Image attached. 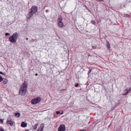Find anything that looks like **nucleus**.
<instances>
[{
	"label": "nucleus",
	"instance_id": "f257e3e1",
	"mask_svg": "<svg viewBox=\"0 0 131 131\" xmlns=\"http://www.w3.org/2000/svg\"><path fill=\"white\" fill-rule=\"evenodd\" d=\"M27 87V83L25 81L21 85L19 90V93L21 95H24L26 92V89Z\"/></svg>",
	"mask_w": 131,
	"mask_h": 131
},
{
	"label": "nucleus",
	"instance_id": "f03ea898",
	"mask_svg": "<svg viewBox=\"0 0 131 131\" xmlns=\"http://www.w3.org/2000/svg\"><path fill=\"white\" fill-rule=\"evenodd\" d=\"M41 98L40 97H38L35 99H32L31 101L32 104H35L39 102L41 100Z\"/></svg>",
	"mask_w": 131,
	"mask_h": 131
},
{
	"label": "nucleus",
	"instance_id": "7ed1b4c3",
	"mask_svg": "<svg viewBox=\"0 0 131 131\" xmlns=\"http://www.w3.org/2000/svg\"><path fill=\"white\" fill-rule=\"evenodd\" d=\"M38 7L37 6H33L30 9V11L34 14L37 11Z\"/></svg>",
	"mask_w": 131,
	"mask_h": 131
},
{
	"label": "nucleus",
	"instance_id": "20e7f679",
	"mask_svg": "<svg viewBox=\"0 0 131 131\" xmlns=\"http://www.w3.org/2000/svg\"><path fill=\"white\" fill-rule=\"evenodd\" d=\"M66 129V127L64 125L62 124L60 125L58 128V131H64Z\"/></svg>",
	"mask_w": 131,
	"mask_h": 131
},
{
	"label": "nucleus",
	"instance_id": "39448f33",
	"mask_svg": "<svg viewBox=\"0 0 131 131\" xmlns=\"http://www.w3.org/2000/svg\"><path fill=\"white\" fill-rule=\"evenodd\" d=\"M9 41L11 42L14 43L15 42H16L17 40H16V39L13 37L12 36L10 37L9 39Z\"/></svg>",
	"mask_w": 131,
	"mask_h": 131
},
{
	"label": "nucleus",
	"instance_id": "423d86ee",
	"mask_svg": "<svg viewBox=\"0 0 131 131\" xmlns=\"http://www.w3.org/2000/svg\"><path fill=\"white\" fill-rule=\"evenodd\" d=\"M18 33L16 32L14 33L12 35L13 37L15 39H16V40L17 39L18 36Z\"/></svg>",
	"mask_w": 131,
	"mask_h": 131
},
{
	"label": "nucleus",
	"instance_id": "0eeeda50",
	"mask_svg": "<svg viewBox=\"0 0 131 131\" xmlns=\"http://www.w3.org/2000/svg\"><path fill=\"white\" fill-rule=\"evenodd\" d=\"M34 14V13H32L30 11L28 13V14L27 15V18H30Z\"/></svg>",
	"mask_w": 131,
	"mask_h": 131
},
{
	"label": "nucleus",
	"instance_id": "6e6552de",
	"mask_svg": "<svg viewBox=\"0 0 131 131\" xmlns=\"http://www.w3.org/2000/svg\"><path fill=\"white\" fill-rule=\"evenodd\" d=\"M6 123L7 124H9L11 126H12L13 125V121H7Z\"/></svg>",
	"mask_w": 131,
	"mask_h": 131
},
{
	"label": "nucleus",
	"instance_id": "1a4fd4ad",
	"mask_svg": "<svg viewBox=\"0 0 131 131\" xmlns=\"http://www.w3.org/2000/svg\"><path fill=\"white\" fill-rule=\"evenodd\" d=\"M131 91V88H130L128 89H126L125 90V93L123 94L124 95H125L128 93L130 91Z\"/></svg>",
	"mask_w": 131,
	"mask_h": 131
},
{
	"label": "nucleus",
	"instance_id": "9d476101",
	"mask_svg": "<svg viewBox=\"0 0 131 131\" xmlns=\"http://www.w3.org/2000/svg\"><path fill=\"white\" fill-rule=\"evenodd\" d=\"M59 26L60 27L62 28L63 27V25L61 21H59L58 22Z\"/></svg>",
	"mask_w": 131,
	"mask_h": 131
},
{
	"label": "nucleus",
	"instance_id": "9b49d317",
	"mask_svg": "<svg viewBox=\"0 0 131 131\" xmlns=\"http://www.w3.org/2000/svg\"><path fill=\"white\" fill-rule=\"evenodd\" d=\"M44 127V126L43 125H41L37 130V131H43V129Z\"/></svg>",
	"mask_w": 131,
	"mask_h": 131
},
{
	"label": "nucleus",
	"instance_id": "f8f14e48",
	"mask_svg": "<svg viewBox=\"0 0 131 131\" xmlns=\"http://www.w3.org/2000/svg\"><path fill=\"white\" fill-rule=\"evenodd\" d=\"M27 124L24 122H22L21 124V126L23 127H25L27 126Z\"/></svg>",
	"mask_w": 131,
	"mask_h": 131
},
{
	"label": "nucleus",
	"instance_id": "ddd939ff",
	"mask_svg": "<svg viewBox=\"0 0 131 131\" xmlns=\"http://www.w3.org/2000/svg\"><path fill=\"white\" fill-rule=\"evenodd\" d=\"M38 124H36L34 126H32V129L34 130H35L37 128V127Z\"/></svg>",
	"mask_w": 131,
	"mask_h": 131
},
{
	"label": "nucleus",
	"instance_id": "4468645a",
	"mask_svg": "<svg viewBox=\"0 0 131 131\" xmlns=\"http://www.w3.org/2000/svg\"><path fill=\"white\" fill-rule=\"evenodd\" d=\"M15 116L18 117H19L20 116V114L19 113H17L15 114Z\"/></svg>",
	"mask_w": 131,
	"mask_h": 131
},
{
	"label": "nucleus",
	"instance_id": "2eb2a0df",
	"mask_svg": "<svg viewBox=\"0 0 131 131\" xmlns=\"http://www.w3.org/2000/svg\"><path fill=\"white\" fill-rule=\"evenodd\" d=\"M3 80L4 83L5 84H6L7 82V80L6 79H4V80L3 79Z\"/></svg>",
	"mask_w": 131,
	"mask_h": 131
},
{
	"label": "nucleus",
	"instance_id": "dca6fc26",
	"mask_svg": "<svg viewBox=\"0 0 131 131\" xmlns=\"http://www.w3.org/2000/svg\"><path fill=\"white\" fill-rule=\"evenodd\" d=\"M58 20H59V21H61L62 20V18L61 16H60L59 17Z\"/></svg>",
	"mask_w": 131,
	"mask_h": 131
},
{
	"label": "nucleus",
	"instance_id": "f3484780",
	"mask_svg": "<svg viewBox=\"0 0 131 131\" xmlns=\"http://www.w3.org/2000/svg\"><path fill=\"white\" fill-rule=\"evenodd\" d=\"M107 48L108 49H109L110 48V44H109V43L108 41L107 42Z\"/></svg>",
	"mask_w": 131,
	"mask_h": 131
},
{
	"label": "nucleus",
	"instance_id": "a211bd4d",
	"mask_svg": "<svg viewBox=\"0 0 131 131\" xmlns=\"http://www.w3.org/2000/svg\"><path fill=\"white\" fill-rule=\"evenodd\" d=\"M3 80V79L2 77L0 75V82Z\"/></svg>",
	"mask_w": 131,
	"mask_h": 131
},
{
	"label": "nucleus",
	"instance_id": "6ab92c4d",
	"mask_svg": "<svg viewBox=\"0 0 131 131\" xmlns=\"http://www.w3.org/2000/svg\"><path fill=\"white\" fill-rule=\"evenodd\" d=\"M0 131H5L3 128L2 127H0Z\"/></svg>",
	"mask_w": 131,
	"mask_h": 131
},
{
	"label": "nucleus",
	"instance_id": "aec40b11",
	"mask_svg": "<svg viewBox=\"0 0 131 131\" xmlns=\"http://www.w3.org/2000/svg\"><path fill=\"white\" fill-rule=\"evenodd\" d=\"M5 35L6 36H7L9 35H10V34L9 33H5Z\"/></svg>",
	"mask_w": 131,
	"mask_h": 131
},
{
	"label": "nucleus",
	"instance_id": "412c9836",
	"mask_svg": "<svg viewBox=\"0 0 131 131\" xmlns=\"http://www.w3.org/2000/svg\"><path fill=\"white\" fill-rule=\"evenodd\" d=\"M57 114H58L60 113V111H57L56 112Z\"/></svg>",
	"mask_w": 131,
	"mask_h": 131
},
{
	"label": "nucleus",
	"instance_id": "4be33fe9",
	"mask_svg": "<svg viewBox=\"0 0 131 131\" xmlns=\"http://www.w3.org/2000/svg\"><path fill=\"white\" fill-rule=\"evenodd\" d=\"M3 122V121L2 119H0V123H2Z\"/></svg>",
	"mask_w": 131,
	"mask_h": 131
},
{
	"label": "nucleus",
	"instance_id": "5701e85b",
	"mask_svg": "<svg viewBox=\"0 0 131 131\" xmlns=\"http://www.w3.org/2000/svg\"><path fill=\"white\" fill-rule=\"evenodd\" d=\"M79 84L78 83H77L76 85H75V87H78L79 86Z\"/></svg>",
	"mask_w": 131,
	"mask_h": 131
},
{
	"label": "nucleus",
	"instance_id": "b1692460",
	"mask_svg": "<svg viewBox=\"0 0 131 131\" xmlns=\"http://www.w3.org/2000/svg\"><path fill=\"white\" fill-rule=\"evenodd\" d=\"M0 74H4L2 72H0Z\"/></svg>",
	"mask_w": 131,
	"mask_h": 131
},
{
	"label": "nucleus",
	"instance_id": "393cba45",
	"mask_svg": "<svg viewBox=\"0 0 131 131\" xmlns=\"http://www.w3.org/2000/svg\"><path fill=\"white\" fill-rule=\"evenodd\" d=\"M37 75H38V74H37V73H36V74H35V75H36V76H37Z\"/></svg>",
	"mask_w": 131,
	"mask_h": 131
},
{
	"label": "nucleus",
	"instance_id": "a878e982",
	"mask_svg": "<svg viewBox=\"0 0 131 131\" xmlns=\"http://www.w3.org/2000/svg\"><path fill=\"white\" fill-rule=\"evenodd\" d=\"M26 40H28V38H26Z\"/></svg>",
	"mask_w": 131,
	"mask_h": 131
},
{
	"label": "nucleus",
	"instance_id": "bb28decb",
	"mask_svg": "<svg viewBox=\"0 0 131 131\" xmlns=\"http://www.w3.org/2000/svg\"><path fill=\"white\" fill-rule=\"evenodd\" d=\"M63 112H62L61 113V115H62V114H63Z\"/></svg>",
	"mask_w": 131,
	"mask_h": 131
},
{
	"label": "nucleus",
	"instance_id": "cd10ccee",
	"mask_svg": "<svg viewBox=\"0 0 131 131\" xmlns=\"http://www.w3.org/2000/svg\"><path fill=\"white\" fill-rule=\"evenodd\" d=\"M98 0L99 1H102V0Z\"/></svg>",
	"mask_w": 131,
	"mask_h": 131
},
{
	"label": "nucleus",
	"instance_id": "c85d7f7f",
	"mask_svg": "<svg viewBox=\"0 0 131 131\" xmlns=\"http://www.w3.org/2000/svg\"><path fill=\"white\" fill-rule=\"evenodd\" d=\"M91 70H90V72H89V73H90L91 72Z\"/></svg>",
	"mask_w": 131,
	"mask_h": 131
},
{
	"label": "nucleus",
	"instance_id": "c756f323",
	"mask_svg": "<svg viewBox=\"0 0 131 131\" xmlns=\"http://www.w3.org/2000/svg\"><path fill=\"white\" fill-rule=\"evenodd\" d=\"M25 131H28V130H25Z\"/></svg>",
	"mask_w": 131,
	"mask_h": 131
},
{
	"label": "nucleus",
	"instance_id": "7c9ffc66",
	"mask_svg": "<svg viewBox=\"0 0 131 131\" xmlns=\"http://www.w3.org/2000/svg\"><path fill=\"white\" fill-rule=\"evenodd\" d=\"M130 78H131V76H130Z\"/></svg>",
	"mask_w": 131,
	"mask_h": 131
}]
</instances>
